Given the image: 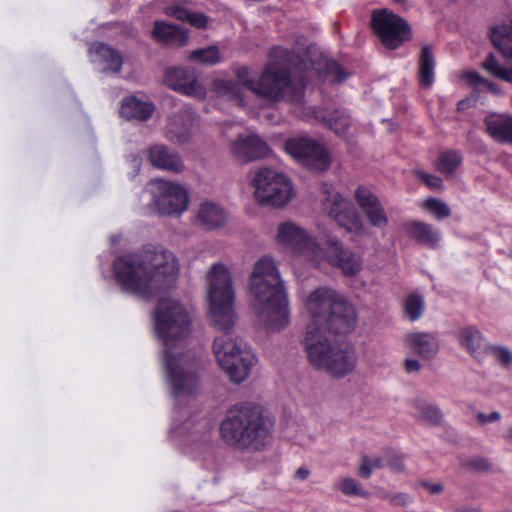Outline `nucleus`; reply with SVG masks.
I'll return each mask as SVG.
<instances>
[{
	"label": "nucleus",
	"mask_w": 512,
	"mask_h": 512,
	"mask_svg": "<svg viewBox=\"0 0 512 512\" xmlns=\"http://www.w3.org/2000/svg\"><path fill=\"white\" fill-rule=\"evenodd\" d=\"M154 328L163 341L162 365L171 395L179 401L194 397L201 388V359L191 350L183 349V342L191 334L192 319L181 302L172 298L158 301Z\"/></svg>",
	"instance_id": "1"
},
{
	"label": "nucleus",
	"mask_w": 512,
	"mask_h": 512,
	"mask_svg": "<svg viewBox=\"0 0 512 512\" xmlns=\"http://www.w3.org/2000/svg\"><path fill=\"white\" fill-rule=\"evenodd\" d=\"M208 281L210 315L216 328L223 332L215 338L213 350L229 379L239 384L249 376L256 358L250 349L229 333L235 323L231 274L224 264L214 263L208 272Z\"/></svg>",
	"instance_id": "2"
},
{
	"label": "nucleus",
	"mask_w": 512,
	"mask_h": 512,
	"mask_svg": "<svg viewBox=\"0 0 512 512\" xmlns=\"http://www.w3.org/2000/svg\"><path fill=\"white\" fill-rule=\"evenodd\" d=\"M113 272L123 291L149 300L175 286L180 264L176 255L164 246L146 244L117 257Z\"/></svg>",
	"instance_id": "3"
},
{
	"label": "nucleus",
	"mask_w": 512,
	"mask_h": 512,
	"mask_svg": "<svg viewBox=\"0 0 512 512\" xmlns=\"http://www.w3.org/2000/svg\"><path fill=\"white\" fill-rule=\"evenodd\" d=\"M272 60L265 66L258 80L249 76L247 67L236 70L241 89L245 87L254 94L273 103L287 101L301 104L306 82L303 77L293 76L292 64L299 56L288 49L275 47L271 50Z\"/></svg>",
	"instance_id": "4"
},
{
	"label": "nucleus",
	"mask_w": 512,
	"mask_h": 512,
	"mask_svg": "<svg viewBox=\"0 0 512 512\" xmlns=\"http://www.w3.org/2000/svg\"><path fill=\"white\" fill-rule=\"evenodd\" d=\"M274 421L262 405L242 402L230 407L219 424V436L233 450L254 454L272 443Z\"/></svg>",
	"instance_id": "5"
},
{
	"label": "nucleus",
	"mask_w": 512,
	"mask_h": 512,
	"mask_svg": "<svg viewBox=\"0 0 512 512\" xmlns=\"http://www.w3.org/2000/svg\"><path fill=\"white\" fill-rule=\"evenodd\" d=\"M249 286L255 313L266 329L279 331L285 328L290 321L288 298L271 257L264 256L255 263Z\"/></svg>",
	"instance_id": "6"
},
{
	"label": "nucleus",
	"mask_w": 512,
	"mask_h": 512,
	"mask_svg": "<svg viewBox=\"0 0 512 512\" xmlns=\"http://www.w3.org/2000/svg\"><path fill=\"white\" fill-rule=\"evenodd\" d=\"M304 306L311 318L306 330L313 327L314 331L346 334L355 328L357 315L354 307L333 288L313 290L306 297Z\"/></svg>",
	"instance_id": "7"
},
{
	"label": "nucleus",
	"mask_w": 512,
	"mask_h": 512,
	"mask_svg": "<svg viewBox=\"0 0 512 512\" xmlns=\"http://www.w3.org/2000/svg\"><path fill=\"white\" fill-rule=\"evenodd\" d=\"M255 197L263 205L285 206L293 197L290 180L283 174L269 168H260L252 180Z\"/></svg>",
	"instance_id": "8"
},
{
	"label": "nucleus",
	"mask_w": 512,
	"mask_h": 512,
	"mask_svg": "<svg viewBox=\"0 0 512 512\" xmlns=\"http://www.w3.org/2000/svg\"><path fill=\"white\" fill-rule=\"evenodd\" d=\"M153 204L160 215L180 216L189 207V193L179 183L164 179L151 181Z\"/></svg>",
	"instance_id": "9"
},
{
	"label": "nucleus",
	"mask_w": 512,
	"mask_h": 512,
	"mask_svg": "<svg viewBox=\"0 0 512 512\" xmlns=\"http://www.w3.org/2000/svg\"><path fill=\"white\" fill-rule=\"evenodd\" d=\"M371 28L388 49H397L412 37L407 21L387 9L373 11Z\"/></svg>",
	"instance_id": "10"
},
{
	"label": "nucleus",
	"mask_w": 512,
	"mask_h": 512,
	"mask_svg": "<svg viewBox=\"0 0 512 512\" xmlns=\"http://www.w3.org/2000/svg\"><path fill=\"white\" fill-rule=\"evenodd\" d=\"M322 193L321 204L325 214L348 232H358L363 229V222L350 201L327 183L322 185Z\"/></svg>",
	"instance_id": "11"
},
{
	"label": "nucleus",
	"mask_w": 512,
	"mask_h": 512,
	"mask_svg": "<svg viewBox=\"0 0 512 512\" xmlns=\"http://www.w3.org/2000/svg\"><path fill=\"white\" fill-rule=\"evenodd\" d=\"M286 152L306 168L323 172L330 166V155L326 147L313 138L296 136L286 140Z\"/></svg>",
	"instance_id": "12"
},
{
	"label": "nucleus",
	"mask_w": 512,
	"mask_h": 512,
	"mask_svg": "<svg viewBox=\"0 0 512 512\" xmlns=\"http://www.w3.org/2000/svg\"><path fill=\"white\" fill-rule=\"evenodd\" d=\"M324 245L325 247L320 245V255L313 260L315 265L319 266L327 262L349 277L355 276L362 270V258L346 248L337 237L328 235Z\"/></svg>",
	"instance_id": "13"
},
{
	"label": "nucleus",
	"mask_w": 512,
	"mask_h": 512,
	"mask_svg": "<svg viewBox=\"0 0 512 512\" xmlns=\"http://www.w3.org/2000/svg\"><path fill=\"white\" fill-rule=\"evenodd\" d=\"M277 242L289 248L294 254L313 262L319 257L320 244L301 227L292 222H283L278 227Z\"/></svg>",
	"instance_id": "14"
},
{
	"label": "nucleus",
	"mask_w": 512,
	"mask_h": 512,
	"mask_svg": "<svg viewBox=\"0 0 512 512\" xmlns=\"http://www.w3.org/2000/svg\"><path fill=\"white\" fill-rule=\"evenodd\" d=\"M305 92L303 93V98ZM293 112L306 121L321 120L337 136L347 138L350 135V129L353 127V120L350 114L344 109H335L324 113L314 106H305V100L301 104L291 103Z\"/></svg>",
	"instance_id": "15"
},
{
	"label": "nucleus",
	"mask_w": 512,
	"mask_h": 512,
	"mask_svg": "<svg viewBox=\"0 0 512 512\" xmlns=\"http://www.w3.org/2000/svg\"><path fill=\"white\" fill-rule=\"evenodd\" d=\"M326 331H314V328H308L304 338V346L310 364L318 369L323 370L327 362L333 357L334 348L337 343L327 336Z\"/></svg>",
	"instance_id": "16"
},
{
	"label": "nucleus",
	"mask_w": 512,
	"mask_h": 512,
	"mask_svg": "<svg viewBox=\"0 0 512 512\" xmlns=\"http://www.w3.org/2000/svg\"><path fill=\"white\" fill-rule=\"evenodd\" d=\"M165 83L182 95L203 99L205 87L199 82L196 71L192 68L174 67L166 71Z\"/></svg>",
	"instance_id": "17"
},
{
	"label": "nucleus",
	"mask_w": 512,
	"mask_h": 512,
	"mask_svg": "<svg viewBox=\"0 0 512 512\" xmlns=\"http://www.w3.org/2000/svg\"><path fill=\"white\" fill-rule=\"evenodd\" d=\"M198 124L197 115L190 108H184L170 116L165 136L174 143H187Z\"/></svg>",
	"instance_id": "18"
},
{
	"label": "nucleus",
	"mask_w": 512,
	"mask_h": 512,
	"mask_svg": "<svg viewBox=\"0 0 512 512\" xmlns=\"http://www.w3.org/2000/svg\"><path fill=\"white\" fill-rule=\"evenodd\" d=\"M354 197L372 227L382 229L388 225L389 219L386 211L379 198L370 189L365 186H358Z\"/></svg>",
	"instance_id": "19"
},
{
	"label": "nucleus",
	"mask_w": 512,
	"mask_h": 512,
	"mask_svg": "<svg viewBox=\"0 0 512 512\" xmlns=\"http://www.w3.org/2000/svg\"><path fill=\"white\" fill-rule=\"evenodd\" d=\"M231 149L233 156L243 163L263 158L269 153L268 145L257 135L239 136Z\"/></svg>",
	"instance_id": "20"
},
{
	"label": "nucleus",
	"mask_w": 512,
	"mask_h": 512,
	"mask_svg": "<svg viewBox=\"0 0 512 512\" xmlns=\"http://www.w3.org/2000/svg\"><path fill=\"white\" fill-rule=\"evenodd\" d=\"M148 160L157 169L179 174L185 169L181 156L164 144H154L148 149Z\"/></svg>",
	"instance_id": "21"
},
{
	"label": "nucleus",
	"mask_w": 512,
	"mask_h": 512,
	"mask_svg": "<svg viewBox=\"0 0 512 512\" xmlns=\"http://www.w3.org/2000/svg\"><path fill=\"white\" fill-rule=\"evenodd\" d=\"M402 228L409 238L430 249H435L442 239L440 230L423 221H407Z\"/></svg>",
	"instance_id": "22"
},
{
	"label": "nucleus",
	"mask_w": 512,
	"mask_h": 512,
	"mask_svg": "<svg viewBox=\"0 0 512 512\" xmlns=\"http://www.w3.org/2000/svg\"><path fill=\"white\" fill-rule=\"evenodd\" d=\"M332 356L323 371L334 377L342 378L354 370L357 356L353 349L337 343Z\"/></svg>",
	"instance_id": "23"
},
{
	"label": "nucleus",
	"mask_w": 512,
	"mask_h": 512,
	"mask_svg": "<svg viewBox=\"0 0 512 512\" xmlns=\"http://www.w3.org/2000/svg\"><path fill=\"white\" fill-rule=\"evenodd\" d=\"M89 52L93 62L101 65L104 72L119 73L121 71L123 58L118 50L105 43L95 42L90 46Z\"/></svg>",
	"instance_id": "24"
},
{
	"label": "nucleus",
	"mask_w": 512,
	"mask_h": 512,
	"mask_svg": "<svg viewBox=\"0 0 512 512\" xmlns=\"http://www.w3.org/2000/svg\"><path fill=\"white\" fill-rule=\"evenodd\" d=\"M151 35L158 43L177 47L186 45L189 39L186 30L165 21H155Z\"/></svg>",
	"instance_id": "25"
},
{
	"label": "nucleus",
	"mask_w": 512,
	"mask_h": 512,
	"mask_svg": "<svg viewBox=\"0 0 512 512\" xmlns=\"http://www.w3.org/2000/svg\"><path fill=\"white\" fill-rule=\"evenodd\" d=\"M405 344L415 354L424 359L433 358L439 351L436 335L428 332H414L405 336Z\"/></svg>",
	"instance_id": "26"
},
{
	"label": "nucleus",
	"mask_w": 512,
	"mask_h": 512,
	"mask_svg": "<svg viewBox=\"0 0 512 512\" xmlns=\"http://www.w3.org/2000/svg\"><path fill=\"white\" fill-rule=\"evenodd\" d=\"M484 124L486 132L494 141L501 144H509L512 115L492 113L485 117Z\"/></svg>",
	"instance_id": "27"
},
{
	"label": "nucleus",
	"mask_w": 512,
	"mask_h": 512,
	"mask_svg": "<svg viewBox=\"0 0 512 512\" xmlns=\"http://www.w3.org/2000/svg\"><path fill=\"white\" fill-rule=\"evenodd\" d=\"M167 14L177 20L187 22L197 29H205L210 22V17L205 13L192 11L188 7L187 1H178L171 4L167 8Z\"/></svg>",
	"instance_id": "28"
},
{
	"label": "nucleus",
	"mask_w": 512,
	"mask_h": 512,
	"mask_svg": "<svg viewBox=\"0 0 512 512\" xmlns=\"http://www.w3.org/2000/svg\"><path fill=\"white\" fill-rule=\"evenodd\" d=\"M154 110L155 106L152 102L142 101L135 96H130L123 99L120 113L129 120L147 121Z\"/></svg>",
	"instance_id": "29"
},
{
	"label": "nucleus",
	"mask_w": 512,
	"mask_h": 512,
	"mask_svg": "<svg viewBox=\"0 0 512 512\" xmlns=\"http://www.w3.org/2000/svg\"><path fill=\"white\" fill-rule=\"evenodd\" d=\"M458 341L461 347L474 357H478L485 352L487 347L482 333L475 326H466L460 329Z\"/></svg>",
	"instance_id": "30"
},
{
	"label": "nucleus",
	"mask_w": 512,
	"mask_h": 512,
	"mask_svg": "<svg viewBox=\"0 0 512 512\" xmlns=\"http://www.w3.org/2000/svg\"><path fill=\"white\" fill-rule=\"evenodd\" d=\"M197 219L205 229L211 230L223 226L226 215L224 210L217 204L205 202L199 208Z\"/></svg>",
	"instance_id": "31"
},
{
	"label": "nucleus",
	"mask_w": 512,
	"mask_h": 512,
	"mask_svg": "<svg viewBox=\"0 0 512 512\" xmlns=\"http://www.w3.org/2000/svg\"><path fill=\"white\" fill-rule=\"evenodd\" d=\"M418 65V79L421 86L430 88L434 83L435 58L429 45L422 47Z\"/></svg>",
	"instance_id": "32"
},
{
	"label": "nucleus",
	"mask_w": 512,
	"mask_h": 512,
	"mask_svg": "<svg viewBox=\"0 0 512 512\" xmlns=\"http://www.w3.org/2000/svg\"><path fill=\"white\" fill-rule=\"evenodd\" d=\"M211 90L219 97L244 105L241 86L234 80L217 78L212 82Z\"/></svg>",
	"instance_id": "33"
},
{
	"label": "nucleus",
	"mask_w": 512,
	"mask_h": 512,
	"mask_svg": "<svg viewBox=\"0 0 512 512\" xmlns=\"http://www.w3.org/2000/svg\"><path fill=\"white\" fill-rule=\"evenodd\" d=\"M491 41L506 58H512V18L509 25L495 26L490 32Z\"/></svg>",
	"instance_id": "34"
},
{
	"label": "nucleus",
	"mask_w": 512,
	"mask_h": 512,
	"mask_svg": "<svg viewBox=\"0 0 512 512\" xmlns=\"http://www.w3.org/2000/svg\"><path fill=\"white\" fill-rule=\"evenodd\" d=\"M413 406L416 409L415 417L418 420L427 422L430 425H439L441 423L443 414L438 406L422 399H416Z\"/></svg>",
	"instance_id": "35"
},
{
	"label": "nucleus",
	"mask_w": 512,
	"mask_h": 512,
	"mask_svg": "<svg viewBox=\"0 0 512 512\" xmlns=\"http://www.w3.org/2000/svg\"><path fill=\"white\" fill-rule=\"evenodd\" d=\"M463 157L460 151L449 150L442 152L437 161V170L447 178L452 177L457 168L462 164Z\"/></svg>",
	"instance_id": "36"
},
{
	"label": "nucleus",
	"mask_w": 512,
	"mask_h": 512,
	"mask_svg": "<svg viewBox=\"0 0 512 512\" xmlns=\"http://www.w3.org/2000/svg\"><path fill=\"white\" fill-rule=\"evenodd\" d=\"M195 442V447L205 452L212 450V425L208 419H201L197 423V428L191 433Z\"/></svg>",
	"instance_id": "37"
},
{
	"label": "nucleus",
	"mask_w": 512,
	"mask_h": 512,
	"mask_svg": "<svg viewBox=\"0 0 512 512\" xmlns=\"http://www.w3.org/2000/svg\"><path fill=\"white\" fill-rule=\"evenodd\" d=\"M484 70L490 75L508 83H512V66H502L494 54L490 53L482 64Z\"/></svg>",
	"instance_id": "38"
},
{
	"label": "nucleus",
	"mask_w": 512,
	"mask_h": 512,
	"mask_svg": "<svg viewBox=\"0 0 512 512\" xmlns=\"http://www.w3.org/2000/svg\"><path fill=\"white\" fill-rule=\"evenodd\" d=\"M424 307V297L418 293L408 295L404 301L405 314L411 321H416L422 316Z\"/></svg>",
	"instance_id": "39"
},
{
	"label": "nucleus",
	"mask_w": 512,
	"mask_h": 512,
	"mask_svg": "<svg viewBox=\"0 0 512 512\" xmlns=\"http://www.w3.org/2000/svg\"><path fill=\"white\" fill-rule=\"evenodd\" d=\"M462 78L467 81V83L475 88L476 90H481L482 88H486L488 91L493 94H499L500 89L496 84L484 78L478 72L475 71H466L462 74Z\"/></svg>",
	"instance_id": "40"
},
{
	"label": "nucleus",
	"mask_w": 512,
	"mask_h": 512,
	"mask_svg": "<svg viewBox=\"0 0 512 512\" xmlns=\"http://www.w3.org/2000/svg\"><path fill=\"white\" fill-rule=\"evenodd\" d=\"M189 59L203 64L214 65L220 62L221 56L216 46H210L191 52Z\"/></svg>",
	"instance_id": "41"
},
{
	"label": "nucleus",
	"mask_w": 512,
	"mask_h": 512,
	"mask_svg": "<svg viewBox=\"0 0 512 512\" xmlns=\"http://www.w3.org/2000/svg\"><path fill=\"white\" fill-rule=\"evenodd\" d=\"M424 207L430 211L437 219H445L451 216L449 206L436 198H429L425 201Z\"/></svg>",
	"instance_id": "42"
},
{
	"label": "nucleus",
	"mask_w": 512,
	"mask_h": 512,
	"mask_svg": "<svg viewBox=\"0 0 512 512\" xmlns=\"http://www.w3.org/2000/svg\"><path fill=\"white\" fill-rule=\"evenodd\" d=\"M324 69L327 76L331 77L332 81L337 83H342L349 76L344 68L336 61H327Z\"/></svg>",
	"instance_id": "43"
},
{
	"label": "nucleus",
	"mask_w": 512,
	"mask_h": 512,
	"mask_svg": "<svg viewBox=\"0 0 512 512\" xmlns=\"http://www.w3.org/2000/svg\"><path fill=\"white\" fill-rule=\"evenodd\" d=\"M485 352L490 353L503 366H508L512 362V354L506 347L487 346Z\"/></svg>",
	"instance_id": "44"
},
{
	"label": "nucleus",
	"mask_w": 512,
	"mask_h": 512,
	"mask_svg": "<svg viewBox=\"0 0 512 512\" xmlns=\"http://www.w3.org/2000/svg\"><path fill=\"white\" fill-rule=\"evenodd\" d=\"M383 466V459L381 457L369 458L368 456H364L362 458L359 474L364 478H369L374 469H379Z\"/></svg>",
	"instance_id": "45"
},
{
	"label": "nucleus",
	"mask_w": 512,
	"mask_h": 512,
	"mask_svg": "<svg viewBox=\"0 0 512 512\" xmlns=\"http://www.w3.org/2000/svg\"><path fill=\"white\" fill-rule=\"evenodd\" d=\"M340 490L345 495L365 496L366 493L359 487L358 481L353 478H344L340 484Z\"/></svg>",
	"instance_id": "46"
},
{
	"label": "nucleus",
	"mask_w": 512,
	"mask_h": 512,
	"mask_svg": "<svg viewBox=\"0 0 512 512\" xmlns=\"http://www.w3.org/2000/svg\"><path fill=\"white\" fill-rule=\"evenodd\" d=\"M417 176L430 188L441 190L443 189V181L440 177L426 173L424 171H418Z\"/></svg>",
	"instance_id": "47"
},
{
	"label": "nucleus",
	"mask_w": 512,
	"mask_h": 512,
	"mask_svg": "<svg viewBox=\"0 0 512 512\" xmlns=\"http://www.w3.org/2000/svg\"><path fill=\"white\" fill-rule=\"evenodd\" d=\"M390 504L394 506H406L411 502V498L406 493H398L390 496L389 498Z\"/></svg>",
	"instance_id": "48"
},
{
	"label": "nucleus",
	"mask_w": 512,
	"mask_h": 512,
	"mask_svg": "<svg viewBox=\"0 0 512 512\" xmlns=\"http://www.w3.org/2000/svg\"><path fill=\"white\" fill-rule=\"evenodd\" d=\"M476 418L481 424H487V423L496 422V421L500 420L501 415L497 411H494L490 414H485V413L480 412L476 415Z\"/></svg>",
	"instance_id": "49"
},
{
	"label": "nucleus",
	"mask_w": 512,
	"mask_h": 512,
	"mask_svg": "<svg viewBox=\"0 0 512 512\" xmlns=\"http://www.w3.org/2000/svg\"><path fill=\"white\" fill-rule=\"evenodd\" d=\"M421 364L416 359H406L405 360V370L407 373H415L420 371Z\"/></svg>",
	"instance_id": "50"
},
{
	"label": "nucleus",
	"mask_w": 512,
	"mask_h": 512,
	"mask_svg": "<svg viewBox=\"0 0 512 512\" xmlns=\"http://www.w3.org/2000/svg\"><path fill=\"white\" fill-rule=\"evenodd\" d=\"M310 475V471L305 467H299L294 474V477L299 480H306Z\"/></svg>",
	"instance_id": "51"
},
{
	"label": "nucleus",
	"mask_w": 512,
	"mask_h": 512,
	"mask_svg": "<svg viewBox=\"0 0 512 512\" xmlns=\"http://www.w3.org/2000/svg\"><path fill=\"white\" fill-rule=\"evenodd\" d=\"M424 486L431 494H439L443 491V486L440 483H425Z\"/></svg>",
	"instance_id": "52"
},
{
	"label": "nucleus",
	"mask_w": 512,
	"mask_h": 512,
	"mask_svg": "<svg viewBox=\"0 0 512 512\" xmlns=\"http://www.w3.org/2000/svg\"><path fill=\"white\" fill-rule=\"evenodd\" d=\"M388 465L395 471H402L404 468L403 460L401 458H396L395 460L389 462Z\"/></svg>",
	"instance_id": "53"
},
{
	"label": "nucleus",
	"mask_w": 512,
	"mask_h": 512,
	"mask_svg": "<svg viewBox=\"0 0 512 512\" xmlns=\"http://www.w3.org/2000/svg\"><path fill=\"white\" fill-rule=\"evenodd\" d=\"M131 160H132L133 164L135 165V167L137 169H139L140 164H141V158L137 155H132Z\"/></svg>",
	"instance_id": "54"
},
{
	"label": "nucleus",
	"mask_w": 512,
	"mask_h": 512,
	"mask_svg": "<svg viewBox=\"0 0 512 512\" xmlns=\"http://www.w3.org/2000/svg\"><path fill=\"white\" fill-rule=\"evenodd\" d=\"M504 438H505V440H506L508 443H511V444H512V427H510V428L507 430V433L505 434Z\"/></svg>",
	"instance_id": "55"
},
{
	"label": "nucleus",
	"mask_w": 512,
	"mask_h": 512,
	"mask_svg": "<svg viewBox=\"0 0 512 512\" xmlns=\"http://www.w3.org/2000/svg\"><path fill=\"white\" fill-rule=\"evenodd\" d=\"M458 512H480L476 508H470V507H463L458 510Z\"/></svg>",
	"instance_id": "56"
},
{
	"label": "nucleus",
	"mask_w": 512,
	"mask_h": 512,
	"mask_svg": "<svg viewBox=\"0 0 512 512\" xmlns=\"http://www.w3.org/2000/svg\"><path fill=\"white\" fill-rule=\"evenodd\" d=\"M478 463H479L478 467H480L482 469H488L489 468V464L485 460H480V461H478Z\"/></svg>",
	"instance_id": "57"
},
{
	"label": "nucleus",
	"mask_w": 512,
	"mask_h": 512,
	"mask_svg": "<svg viewBox=\"0 0 512 512\" xmlns=\"http://www.w3.org/2000/svg\"><path fill=\"white\" fill-rule=\"evenodd\" d=\"M462 107H465V101H460L458 103V109H461Z\"/></svg>",
	"instance_id": "58"
},
{
	"label": "nucleus",
	"mask_w": 512,
	"mask_h": 512,
	"mask_svg": "<svg viewBox=\"0 0 512 512\" xmlns=\"http://www.w3.org/2000/svg\"><path fill=\"white\" fill-rule=\"evenodd\" d=\"M393 1H394V2H396V3L402 4V3H404L406 0H393Z\"/></svg>",
	"instance_id": "59"
},
{
	"label": "nucleus",
	"mask_w": 512,
	"mask_h": 512,
	"mask_svg": "<svg viewBox=\"0 0 512 512\" xmlns=\"http://www.w3.org/2000/svg\"><path fill=\"white\" fill-rule=\"evenodd\" d=\"M509 257L512 259V250L509 252Z\"/></svg>",
	"instance_id": "60"
}]
</instances>
